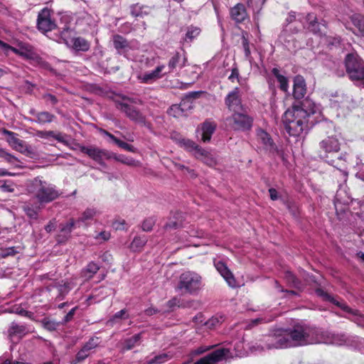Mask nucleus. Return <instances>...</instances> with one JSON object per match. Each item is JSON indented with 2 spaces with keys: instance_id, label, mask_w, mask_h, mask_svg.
Masks as SVG:
<instances>
[{
  "instance_id": "obj_12",
  "label": "nucleus",
  "mask_w": 364,
  "mask_h": 364,
  "mask_svg": "<svg viewBox=\"0 0 364 364\" xmlns=\"http://www.w3.org/2000/svg\"><path fill=\"white\" fill-rule=\"evenodd\" d=\"M50 9L44 8L38 15L37 26L43 33L50 31L56 27L55 22L50 18Z\"/></svg>"
},
{
  "instance_id": "obj_10",
  "label": "nucleus",
  "mask_w": 364,
  "mask_h": 364,
  "mask_svg": "<svg viewBox=\"0 0 364 364\" xmlns=\"http://www.w3.org/2000/svg\"><path fill=\"white\" fill-rule=\"evenodd\" d=\"M257 141L262 144L264 149L272 155H277L283 158L282 151H279L270 135L263 129L257 130Z\"/></svg>"
},
{
  "instance_id": "obj_53",
  "label": "nucleus",
  "mask_w": 364,
  "mask_h": 364,
  "mask_svg": "<svg viewBox=\"0 0 364 364\" xmlns=\"http://www.w3.org/2000/svg\"><path fill=\"white\" fill-rule=\"evenodd\" d=\"M59 294L57 296V299L62 300L65 296L70 291V287L68 283L58 285V287Z\"/></svg>"
},
{
  "instance_id": "obj_42",
  "label": "nucleus",
  "mask_w": 364,
  "mask_h": 364,
  "mask_svg": "<svg viewBox=\"0 0 364 364\" xmlns=\"http://www.w3.org/2000/svg\"><path fill=\"white\" fill-rule=\"evenodd\" d=\"M97 210L94 208H87L82 213L81 216L78 218V222L86 223L91 220L97 215Z\"/></svg>"
},
{
  "instance_id": "obj_38",
  "label": "nucleus",
  "mask_w": 364,
  "mask_h": 364,
  "mask_svg": "<svg viewBox=\"0 0 364 364\" xmlns=\"http://www.w3.org/2000/svg\"><path fill=\"white\" fill-rule=\"evenodd\" d=\"M112 159H114L117 161H119L124 164L128 165V166H136L139 165V162L137 161H135L134 159L131 157H127L124 155L119 154L117 155L116 154L112 152Z\"/></svg>"
},
{
  "instance_id": "obj_29",
  "label": "nucleus",
  "mask_w": 364,
  "mask_h": 364,
  "mask_svg": "<svg viewBox=\"0 0 364 364\" xmlns=\"http://www.w3.org/2000/svg\"><path fill=\"white\" fill-rule=\"evenodd\" d=\"M55 116L49 112L43 111L39 112L36 114V118L28 119V121L31 122H36L39 124H44L46 123H51L55 119Z\"/></svg>"
},
{
  "instance_id": "obj_32",
  "label": "nucleus",
  "mask_w": 364,
  "mask_h": 364,
  "mask_svg": "<svg viewBox=\"0 0 364 364\" xmlns=\"http://www.w3.org/2000/svg\"><path fill=\"white\" fill-rule=\"evenodd\" d=\"M284 279L289 287L296 288L299 290L304 289V284L291 272L287 271L284 273Z\"/></svg>"
},
{
  "instance_id": "obj_19",
  "label": "nucleus",
  "mask_w": 364,
  "mask_h": 364,
  "mask_svg": "<svg viewBox=\"0 0 364 364\" xmlns=\"http://www.w3.org/2000/svg\"><path fill=\"white\" fill-rule=\"evenodd\" d=\"M29 332V328L26 324H20L15 321L11 323L8 329V335L11 338H21Z\"/></svg>"
},
{
  "instance_id": "obj_15",
  "label": "nucleus",
  "mask_w": 364,
  "mask_h": 364,
  "mask_svg": "<svg viewBox=\"0 0 364 364\" xmlns=\"http://www.w3.org/2000/svg\"><path fill=\"white\" fill-rule=\"evenodd\" d=\"M166 66L164 64L159 65L156 68L149 72H145L138 77L141 82L151 84L166 75Z\"/></svg>"
},
{
  "instance_id": "obj_17",
  "label": "nucleus",
  "mask_w": 364,
  "mask_h": 364,
  "mask_svg": "<svg viewBox=\"0 0 364 364\" xmlns=\"http://www.w3.org/2000/svg\"><path fill=\"white\" fill-rule=\"evenodd\" d=\"M217 125L214 122L205 120L201 124L200 127L197 129V132L201 133V141L208 143L210 141L211 136L215 132Z\"/></svg>"
},
{
  "instance_id": "obj_62",
  "label": "nucleus",
  "mask_w": 364,
  "mask_h": 364,
  "mask_svg": "<svg viewBox=\"0 0 364 364\" xmlns=\"http://www.w3.org/2000/svg\"><path fill=\"white\" fill-rule=\"evenodd\" d=\"M17 253L16 250L14 247H9L4 250H2L0 252V258H5L9 256H14Z\"/></svg>"
},
{
  "instance_id": "obj_22",
  "label": "nucleus",
  "mask_w": 364,
  "mask_h": 364,
  "mask_svg": "<svg viewBox=\"0 0 364 364\" xmlns=\"http://www.w3.org/2000/svg\"><path fill=\"white\" fill-rule=\"evenodd\" d=\"M186 58L183 53L176 52L168 60V71H166V75L173 73L177 67H184L186 65Z\"/></svg>"
},
{
  "instance_id": "obj_47",
  "label": "nucleus",
  "mask_w": 364,
  "mask_h": 364,
  "mask_svg": "<svg viewBox=\"0 0 364 364\" xmlns=\"http://www.w3.org/2000/svg\"><path fill=\"white\" fill-rule=\"evenodd\" d=\"M316 294L318 296L323 298V300L330 301L331 303L336 305L338 307H339V304L343 303V302L338 301L336 299H335L333 296H331L327 292L324 291L321 288H318V289H316Z\"/></svg>"
},
{
  "instance_id": "obj_51",
  "label": "nucleus",
  "mask_w": 364,
  "mask_h": 364,
  "mask_svg": "<svg viewBox=\"0 0 364 364\" xmlns=\"http://www.w3.org/2000/svg\"><path fill=\"white\" fill-rule=\"evenodd\" d=\"M242 45L245 52V58L249 60L250 63H252V58L251 56V52L250 48V43L247 38L243 35L242 38Z\"/></svg>"
},
{
  "instance_id": "obj_5",
  "label": "nucleus",
  "mask_w": 364,
  "mask_h": 364,
  "mask_svg": "<svg viewBox=\"0 0 364 364\" xmlns=\"http://www.w3.org/2000/svg\"><path fill=\"white\" fill-rule=\"evenodd\" d=\"M344 63L349 79L355 85L364 88V61L358 54L348 53Z\"/></svg>"
},
{
  "instance_id": "obj_27",
  "label": "nucleus",
  "mask_w": 364,
  "mask_h": 364,
  "mask_svg": "<svg viewBox=\"0 0 364 364\" xmlns=\"http://www.w3.org/2000/svg\"><path fill=\"white\" fill-rule=\"evenodd\" d=\"M351 202L352 199L348 196L346 191L341 188V183H339V189L336 192L334 200V205L336 211H338L339 210V205H348Z\"/></svg>"
},
{
  "instance_id": "obj_7",
  "label": "nucleus",
  "mask_w": 364,
  "mask_h": 364,
  "mask_svg": "<svg viewBox=\"0 0 364 364\" xmlns=\"http://www.w3.org/2000/svg\"><path fill=\"white\" fill-rule=\"evenodd\" d=\"M227 120L230 122L231 127L237 131H248L253 124V118L245 113L244 110L233 112Z\"/></svg>"
},
{
  "instance_id": "obj_37",
  "label": "nucleus",
  "mask_w": 364,
  "mask_h": 364,
  "mask_svg": "<svg viewBox=\"0 0 364 364\" xmlns=\"http://www.w3.org/2000/svg\"><path fill=\"white\" fill-rule=\"evenodd\" d=\"M272 73L279 83V88L284 92H287L289 87L287 78L280 74L279 70L277 68H273Z\"/></svg>"
},
{
  "instance_id": "obj_39",
  "label": "nucleus",
  "mask_w": 364,
  "mask_h": 364,
  "mask_svg": "<svg viewBox=\"0 0 364 364\" xmlns=\"http://www.w3.org/2000/svg\"><path fill=\"white\" fill-rule=\"evenodd\" d=\"M23 210L28 218L31 220H37L38 218V209L31 203H25L22 206Z\"/></svg>"
},
{
  "instance_id": "obj_36",
  "label": "nucleus",
  "mask_w": 364,
  "mask_h": 364,
  "mask_svg": "<svg viewBox=\"0 0 364 364\" xmlns=\"http://www.w3.org/2000/svg\"><path fill=\"white\" fill-rule=\"evenodd\" d=\"M73 47L78 51H87L90 48V43L82 37H77L72 39Z\"/></svg>"
},
{
  "instance_id": "obj_18",
  "label": "nucleus",
  "mask_w": 364,
  "mask_h": 364,
  "mask_svg": "<svg viewBox=\"0 0 364 364\" xmlns=\"http://www.w3.org/2000/svg\"><path fill=\"white\" fill-rule=\"evenodd\" d=\"M215 267L230 287L234 288L237 287L233 274L224 262L218 261L215 263Z\"/></svg>"
},
{
  "instance_id": "obj_40",
  "label": "nucleus",
  "mask_w": 364,
  "mask_h": 364,
  "mask_svg": "<svg viewBox=\"0 0 364 364\" xmlns=\"http://www.w3.org/2000/svg\"><path fill=\"white\" fill-rule=\"evenodd\" d=\"M100 343L101 338L100 337L93 336L89 338V340L83 345L82 348H84L87 353H90V351L97 348Z\"/></svg>"
},
{
  "instance_id": "obj_24",
  "label": "nucleus",
  "mask_w": 364,
  "mask_h": 364,
  "mask_svg": "<svg viewBox=\"0 0 364 364\" xmlns=\"http://www.w3.org/2000/svg\"><path fill=\"white\" fill-rule=\"evenodd\" d=\"M194 157L209 166H213L216 164L215 156L202 147L198 149V152L195 154Z\"/></svg>"
},
{
  "instance_id": "obj_41",
  "label": "nucleus",
  "mask_w": 364,
  "mask_h": 364,
  "mask_svg": "<svg viewBox=\"0 0 364 364\" xmlns=\"http://www.w3.org/2000/svg\"><path fill=\"white\" fill-rule=\"evenodd\" d=\"M2 133L4 135H7L9 136V138L7 139V141L9 144V145L14 149L18 145H19V144L22 141L21 139L16 137L17 134L9 130H7L6 129H3Z\"/></svg>"
},
{
  "instance_id": "obj_63",
  "label": "nucleus",
  "mask_w": 364,
  "mask_h": 364,
  "mask_svg": "<svg viewBox=\"0 0 364 364\" xmlns=\"http://www.w3.org/2000/svg\"><path fill=\"white\" fill-rule=\"evenodd\" d=\"M78 309L77 306H75L63 318V321H61L62 324L67 323L68 322L70 321L75 315V313L76 310Z\"/></svg>"
},
{
  "instance_id": "obj_21",
  "label": "nucleus",
  "mask_w": 364,
  "mask_h": 364,
  "mask_svg": "<svg viewBox=\"0 0 364 364\" xmlns=\"http://www.w3.org/2000/svg\"><path fill=\"white\" fill-rule=\"evenodd\" d=\"M339 308L349 314V316L347 317L348 319L356 323L359 326L363 325L364 316L358 310L351 309L344 302L339 304Z\"/></svg>"
},
{
  "instance_id": "obj_2",
  "label": "nucleus",
  "mask_w": 364,
  "mask_h": 364,
  "mask_svg": "<svg viewBox=\"0 0 364 364\" xmlns=\"http://www.w3.org/2000/svg\"><path fill=\"white\" fill-rule=\"evenodd\" d=\"M28 191L40 204H48L59 198L62 192L55 185L36 177L28 184Z\"/></svg>"
},
{
  "instance_id": "obj_46",
  "label": "nucleus",
  "mask_w": 364,
  "mask_h": 364,
  "mask_svg": "<svg viewBox=\"0 0 364 364\" xmlns=\"http://www.w3.org/2000/svg\"><path fill=\"white\" fill-rule=\"evenodd\" d=\"M171 358V355L166 353H160L148 360L146 364H161Z\"/></svg>"
},
{
  "instance_id": "obj_60",
  "label": "nucleus",
  "mask_w": 364,
  "mask_h": 364,
  "mask_svg": "<svg viewBox=\"0 0 364 364\" xmlns=\"http://www.w3.org/2000/svg\"><path fill=\"white\" fill-rule=\"evenodd\" d=\"M333 176L337 178H340L341 181L338 180V183L342 182L345 183L347 181L348 173L345 171H342L340 168L336 170L333 173Z\"/></svg>"
},
{
  "instance_id": "obj_52",
  "label": "nucleus",
  "mask_w": 364,
  "mask_h": 364,
  "mask_svg": "<svg viewBox=\"0 0 364 364\" xmlns=\"http://www.w3.org/2000/svg\"><path fill=\"white\" fill-rule=\"evenodd\" d=\"M126 314H127V311L125 309H122L119 311H117V313L114 314V315L112 316V318H111L110 319L108 320L107 324L113 326L117 320L127 318L128 316H126Z\"/></svg>"
},
{
  "instance_id": "obj_20",
  "label": "nucleus",
  "mask_w": 364,
  "mask_h": 364,
  "mask_svg": "<svg viewBox=\"0 0 364 364\" xmlns=\"http://www.w3.org/2000/svg\"><path fill=\"white\" fill-rule=\"evenodd\" d=\"M306 93L305 80L301 75H296L294 80L293 96L296 100L303 99Z\"/></svg>"
},
{
  "instance_id": "obj_59",
  "label": "nucleus",
  "mask_w": 364,
  "mask_h": 364,
  "mask_svg": "<svg viewBox=\"0 0 364 364\" xmlns=\"http://www.w3.org/2000/svg\"><path fill=\"white\" fill-rule=\"evenodd\" d=\"M0 156L4 158L7 162L10 164H15L18 161L16 157L2 149L0 150Z\"/></svg>"
},
{
  "instance_id": "obj_14",
  "label": "nucleus",
  "mask_w": 364,
  "mask_h": 364,
  "mask_svg": "<svg viewBox=\"0 0 364 364\" xmlns=\"http://www.w3.org/2000/svg\"><path fill=\"white\" fill-rule=\"evenodd\" d=\"M307 22L306 29L315 35L322 36L326 32V23L322 20L318 22L316 17L312 14H308L306 16Z\"/></svg>"
},
{
  "instance_id": "obj_9",
  "label": "nucleus",
  "mask_w": 364,
  "mask_h": 364,
  "mask_svg": "<svg viewBox=\"0 0 364 364\" xmlns=\"http://www.w3.org/2000/svg\"><path fill=\"white\" fill-rule=\"evenodd\" d=\"M114 102L116 108L124 113L130 120L139 124H145V117L138 109L126 102L115 100Z\"/></svg>"
},
{
  "instance_id": "obj_48",
  "label": "nucleus",
  "mask_w": 364,
  "mask_h": 364,
  "mask_svg": "<svg viewBox=\"0 0 364 364\" xmlns=\"http://www.w3.org/2000/svg\"><path fill=\"white\" fill-rule=\"evenodd\" d=\"M15 150L21 152V154L27 156H31L33 154V151L32 148L27 145L26 143L24 141H21L19 145H18Z\"/></svg>"
},
{
  "instance_id": "obj_50",
  "label": "nucleus",
  "mask_w": 364,
  "mask_h": 364,
  "mask_svg": "<svg viewBox=\"0 0 364 364\" xmlns=\"http://www.w3.org/2000/svg\"><path fill=\"white\" fill-rule=\"evenodd\" d=\"M224 321L223 316H213L205 322V326L208 328H214L220 325Z\"/></svg>"
},
{
  "instance_id": "obj_31",
  "label": "nucleus",
  "mask_w": 364,
  "mask_h": 364,
  "mask_svg": "<svg viewBox=\"0 0 364 364\" xmlns=\"http://www.w3.org/2000/svg\"><path fill=\"white\" fill-rule=\"evenodd\" d=\"M178 144L186 151L191 153L193 156H195V154L198 152V149H200L199 145L189 139H181L179 140Z\"/></svg>"
},
{
  "instance_id": "obj_58",
  "label": "nucleus",
  "mask_w": 364,
  "mask_h": 364,
  "mask_svg": "<svg viewBox=\"0 0 364 364\" xmlns=\"http://www.w3.org/2000/svg\"><path fill=\"white\" fill-rule=\"evenodd\" d=\"M11 312L28 318H31L33 315L32 312L26 311L21 306L13 307Z\"/></svg>"
},
{
  "instance_id": "obj_64",
  "label": "nucleus",
  "mask_w": 364,
  "mask_h": 364,
  "mask_svg": "<svg viewBox=\"0 0 364 364\" xmlns=\"http://www.w3.org/2000/svg\"><path fill=\"white\" fill-rule=\"evenodd\" d=\"M43 98L46 101L49 102L51 105H55L58 102V100L57 97L50 94V93H46L43 95Z\"/></svg>"
},
{
  "instance_id": "obj_28",
  "label": "nucleus",
  "mask_w": 364,
  "mask_h": 364,
  "mask_svg": "<svg viewBox=\"0 0 364 364\" xmlns=\"http://www.w3.org/2000/svg\"><path fill=\"white\" fill-rule=\"evenodd\" d=\"M232 18L237 23H241L247 16L246 9L242 4H237L230 10Z\"/></svg>"
},
{
  "instance_id": "obj_23",
  "label": "nucleus",
  "mask_w": 364,
  "mask_h": 364,
  "mask_svg": "<svg viewBox=\"0 0 364 364\" xmlns=\"http://www.w3.org/2000/svg\"><path fill=\"white\" fill-rule=\"evenodd\" d=\"M113 46L119 55H125L127 51L131 48L128 41L120 35H114L112 38Z\"/></svg>"
},
{
  "instance_id": "obj_45",
  "label": "nucleus",
  "mask_w": 364,
  "mask_h": 364,
  "mask_svg": "<svg viewBox=\"0 0 364 364\" xmlns=\"http://www.w3.org/2000/svg\"><path fill=\"white\" fill-rule=\"evenodd\" d=\"M41 322L43 327L49 331H54L57 330L60 325H63L61 322H57L55 320H50L47 318L42 319Z\"/></svg>"
},
{
  "instance_id": "obj_16",
  "label": "nucleus",
  "mask_w": 364,
  "mask_h": 364,
  "mask_svg": "<svg viewBox=\"0 0 364 364\" xmlns=\"http://www.w3.org/2000/svg\"><path fill=\"white\" fill-rule=\"evenodd\" d=\"M229 353L230 350L227 348L217 349L200 358L195 364H216L218 362L226 359Z\"/></svg>"
},
{
  "instance_id": "obj_33",
  "label": "nucleus",
  "mask_w": 364,
  "mask_h": 364,
  "mask_svg": "<svg viewBox=\"0 0 364 364\" xmlns=\"http://www.w3.org/2000/svg\"><path fill=\"white\" fill-rule=\"evenodd\" d=\"M19 55L26 59H34L36 53L33 52V47L24 43H19Z\"/></svg>"
},
{
  "instance_id": "obj_54",
  "label": "nucleus",
  "mask_w": 364,
  "mask_h": 364,
  "mask_svg": "<svg viewBox=\"0 0 364 364\" xmlns=\"http://www.w3.org/2000/svg\"><path fill=\"white\" fill-rule=\"evenodd\" d=\"M143 6L137 4L132 5L131 6V14L134 17H143L144 15L147 14L143 11Z\"/></svg>"
},
{
  "instance_id": "obj_34",
  "label": "nucleus",
  "mask_w": 364,
  "mask_h": 364,
  "mask_svg": "<svg viewBox=\"0 0 364 364\" xmlns=\"http://www.w3.org/2000/svg\"><path fill=\"white\" fill-rule=\"evenodd\" d=\"M350 19L355 27L358 30L360 36L364 37V16L360 14H354Z\"/></svg>"
},
{
  "instance_id": "obj_11",
  "label": "nucleus",
  "mask_w": 364,
  "mask_h": 364,
  "mask_svg": "<svg viewBox=\"0 0 364 364\" xmlns=\"http://www.w3.org/2000/svg\"><path fill=\"white\" fill-rule=\"evenodd\" d=\"M79 148L82 153L87 154L90 159L98 164H102L104 159H111L112 156V152L97 146H80Z\"/></svg>"
},
{
  "instance_id": "obj_3",
  "label": "nucleus",
  "mask_w": 364,
  "mask_h": 364,
  "mask_svg": "<svg viewBox=\"0 0 364 364\" xmlns=\"http://www.w3.org/2000/svg\"><path fill=\"white\" fill-rule=\"evenodd\" d=\"M308 122L306 112L296 110L295 108L287 110L282 117L284 129L293 136H298L306 131L308 128Z\"/></svg>"
},
{
  "instance_id": "obj_6",
  "label": "nucleus",
  "mask_w": 364,
  "mask_h": 364,
  "mask_svg": "<svg viewBox=\"0 0 364 364\" xmlns=\"http://www.w3.org/2000/svg\"><path fill=\"white\" fill-rule=\"evenodd\" d=\"M201 277L194 272H185L179 277L178 289L190 294H196L201 288Z\"/></svg>"
},
{
  "instance_id": "obj_35",
  "label": "nucleus",
  "mask_w": 364,
  "mask_h": 364,
  "mask_svg": "<svg viewBox=\"0 0 364 364\" xmlns=\"http://www.w3.org/2000/svg\"><path fill=\"white\" fill-rule=\"evenodd\" d=\"M100 269V266L94 262H90L82 269V275L85 279H90Z\"/></svg>"
},
{
  "instance_id": "obj_61",
  "label": "nucleus",
  "mask_w": 364,
  "mask_h": 364,
  "mask_svg": "<svg viewBox=\"0 0 364 364\" xmlns=\"http://www.w3.org/2000/svg\"><path fill=\"white\" fill-rule=\"evenodd\" d=\"M228 79L234 82L235 80H236L238 82H240V73H239V70L237 68V67L235 65L234 67H232V70H231V74L228 77Z\"/></svg>"
},
{
  "instance_id": "obj_43",
  "label": "nucleus",
  "mask_w": 364,
  "mask_h": 364,
  "mask_svg": "<svg viewBox=\"0 0 364 364\" xmlns=\"http://www.w3.org/2000/svg\"><path fill=\"white\" fill-rule=\"evenodd\" d=\"M146 242L147 239L144 235L135 237L131 243V248L134 251H141Z\"/></svg>"
},
{
  "instance_id": "obj_30",
  "label": "nucleus",
  "mask_w": 364,
  "mask_h": 364,
  "mask_svg": "<svg viewBox=\"0 0 364 364\" xmlns=\"http://www.w3.org/2000/svg\"><path fill=\"white\" fill-rule=\"evenodd\" d=\"M141 343V333H137L133 336L126 338L123 342L122 351L129 350Z\"/></svg>"
},
{
  "instance_id": "obj_25",
  "label": "nucleus",
  "mask_w": 364,
  "mask_h": 364,
  "mask_svg": "<svg viewBox=\"0 0 364 364\" xmlns=\"http://www.w3.org/2000/svg\"><path fill=\"white\" fill-rule=\"evenodd\" d=\"M292 108L305 112L308 119L316 112L315 104L308 98L303 100L296 105H294Z\"/></svg>"
},
{
  "instance_id": "obj_44",
  "label": "nucleus",
  "mask_w": 364,
  "mask_h": 364,
  "mask_svg": "<svg viewBox=\"0 0 364 364\" xmlns=\"http://www.w3.org/2000/svg\"><path fill=\"white\" fill-rule=\"evenodd\" d=\"M179 105L184 117H186L188 112L193 108V101L190 97L183 99Z\"/></svg>"
},
{
  "instance_id": "obj_26",
  "label": "nucleus",
  "mask_w": 364,
  "mask_h": 364,
  "mask_svg": "<svg viewBox=\"0 0 364 364\" xmlns=\"http://www.w3.org/2000/svg\"><path fill=\"white\" fill-rule=\"evenodd\" d=\"M75 226V220L73 219H70L65 223H62L60 225V235H58V241L60 242H65L68 239L71 232L73 231Z\"/></svg>"
},
{
  "instance_id": "obj_49",
  "label": "nucleus",
  "mask_w": 364,
  "mask_h": 364,
  "mask_svg": "<svg viewBox=\"0 0 364 364\" xmlns=\"http://www.w3.org/2000/svg\"><path fill=\"white\" fill-rule=\"evenodd\" d=\"M200 33V29L198 27H188L184 38L185 41H191L197 37Z\"/></svg>"
},
{
  "instance_id": "obj_57",
  "label": "nucleus",
  "mask_w": 364,
  "mask_h": 364,
  "mask_svg": "<svg viewBox=\"0 0 364 364\" xmlns=\"http://www.w3.org/2000/svg\"><path fill=\"white\" fill-rule=\"evenodd\" d=\"M155 224V220L153 218H149L144 220L141 225L142 230L146 232H149L152 230Z\"/></svg>"
},
{
  "instance_id": "obj_4",
  "label": "nucleus",
  "mask_w": 364,
  "mask_h": 364,
  "mask_svg": "<svg viewBox=\"0 0 364 364\" xmlns=\"http://www.w3.org/2000/svg\"><path fill=\"white\" fill-rule=\"evenodd\" d=\"M339 151L340 143L336 136H328L319 143V156L335 167L346 161V154Z\"/></svg>"
},
{
  "instance_id": "obj_8",
  "label": "nucleus",
  "mask_w": 364,
  "mask_h": 364,
  "mask_svg": "<svg viewBox=\"0 0 364 364\" xmlns=\"http://www.w3.org/2000/svg\"><path fill=\"white\" fill-rule=\"evenodd\" d=\"M330 105L333 108L341 109L343 111H349L355 107V102L351 95L336 92L335 94L331 95Z\"/></svg>"
},
{
  "instance_id": "obj_13",
  "label": "nucleus",
  "mask_w": 364,
  "mask_h": 364,
  "mask_svg": "<svg viewBox=\"0 0 364 364\" xmlns=\"http://www.w3.org/2000/svg\"><path fill=\"white\" fill-rule=\"evenodd\" d=\"M225 103L228 109L232 112L243 111L241 97L240 95V89L235 87L225 97Z\"/></svg>"
},
{
  "instance_id": "obj_55",
  "label": "nucleus",
  "mask_w": 364,
  "mask_h": 364,
  "mask_svg": "<svg viewBox=\"0 0 364 364\" xmlns=\"http://www.w3.org/2000/svg\"><path fill=\"white\" fill-rule=\"evenodd\" d=\"M180 108L181 107L179 104L173 105L168 109V113L169 115L173 116V117H184Z\"/></svg>"
},
{
  "instance_id": "obj_56",
  "label": "nucleus",
  "mask_w": 364,
  "mask_h": 364,
  "mask_svg": "<svg viewBox=\"0 0 364 364\" xmlns=\"http://www.w3.org/2000/svg\"><path fill=\"white\" fill-rule=\"evenodd\" d=\"M90 355V353H87L84 348H81L76 354L74 364L82 362L85 360Z\"/></svg>"
},
{
  "instance_id": "obj_1",
  "label": "nucleus",
  "mask_w": 364,
  "mask_h": 364,
  "mask_svg": "<svg viewBox=\"0 0 364 364\" xmlns=\"http://www.w3.org/2000/svg\"><path fill=\"white\" fill-rule=\"evenodd\" d=\"M320 342L319 331L316 328L296 323L287 328L276 330L268 336L266 348H287L307 346Z\"/></svg>"
}]
</instances>
